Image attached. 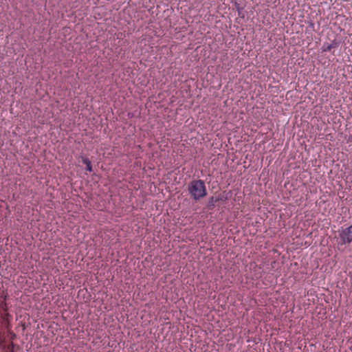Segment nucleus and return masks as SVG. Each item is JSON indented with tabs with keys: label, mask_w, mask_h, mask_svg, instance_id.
Segmentation results:
<instances>
[{
	"label": "nucleus",
	"mask_w": 352,
	"mask_h": 352,
	"mask_svg": "<svg viewBox=\"0 0 352 352\" xmlns=\"http://www.w3.org/2000/svg\"><path fill=\"white\" fill-rule=\"evenodd\" d=\"M188 192L195 201L204 199L208 194L205 182L202 179H193L188 184Z\"/></svg>",
	"instance_id": "nucleus-1"
},
{
	"label": "nucleus",
	"mask_w": 352,
	"mask_h": 352,
	"mask_svg": "<svg viewBox=\"0 0 352 352\" xmlns=\"http://www.w3.org/2000/svg\"><path fill=\"white\" fill-rule=\"evenodd\" d=\"M338 232L342 244L349 245L352 242V225L346 228H342Z\"/></svg>",
	"instance_id": "nucleus-2"
},
{
	"label": "nucleus",
	"mask_w": 352,
	"mask_h": 352,
	"mask_svg": "<svg viewBox=\"0 0 352 352\" xmlns=\"http://www.w3.org/2000/svg\"><path fill=\"white\" fill-rule=\"evenodd\" d=\"M222 200V197L218 196V197H211L209 198L208 204H207V208L209 210L214 209L215 206V204L219 201Z\"/></svg>",
	"instance_id": "nucleus-3"
},
{
	"label": "nucleus",
	"mask_w": 352,
	"mask_h": 352,
	"mask_svg": "<svg viewBox=\"0 0 352 352\" xmlns=\"http://www.w3.org/2000/svg\"><path fill=\"white\" fill-rule=\"evenodd\" d=\"M337 47H338V43L336 41H333L331 44H328L327 45H324V46L322 47V51L323 52H329V51H331V49L336 48Z\"/></svg>",
	"instance_id": "nucleus-4"
},
{
	"label": "nucleus",
	"mask_w": 352,
	"mask_h": 352,
	"mask_svg": "<svg viewBox=\"0 0 352 352\" xmlns=\"http://www.w3.org/2000/svg\"><path fill=\"white\" fill-rule=\"evenodd\" d=\"M82 162L83 164H85L86 165V170L89 172H91L92 171V166H91L90 160L87 157H82Z\"/></svg>",
	"instance_id": "nucleus-5"
}]
</instances>
